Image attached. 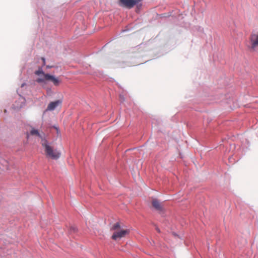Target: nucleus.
I'll return each instance as SVG.
<instances>
[{
  "instance_id": "14",
  "label": "nucleus",
  "mask_w": 258,
  "mask_h": 258,
  "mask_svg": "<svg viewBox=\"0 0 258 258\" xmlns=\"http://www.w3.org/2000/svg\"><path fill=\"white\" fill-rule=\"evenodd\" d=\"M157 230L158 231V232H160L159 230L158 229H157Z\"/></svg>"
},
{
  "instance_id": "9",
  "label": "nucleus",
  "mask_w": 258,
  "mask_h": 258,
  "mask_svg": "<svg viewBox=\"0 0 258 258\" xmlns=\"http://www.w3.org/2000/svg\"><path fill=\"white\" fill-rule=\"evenodd\" d=\"M35 74L37 76L41 75L43 76V77H40V78L45 79V75H47V74H45L41 68H39L38 70L35 72Z\"/></svg>"
},
{
  "instance_id": "10",
  "label": "nucleus",
  "mask_w": 258,
  "mask_h": 258,
  "mask_svg": "<svg viewBox=\"0 0 258 258\" xmlns=\"http://www.w3.org/2000/svg\"><path fill=\"white\" fill-rule=\"evenodd\" d=\"M30 134L32 135H36V136H37L39 137L40 136L38 130H35L34 128H33L31 130V131L30 132Z\"/></svg>"
},
{
  "instance_id": "8",
  "label": "nucleus",
  "mask_w": 258,
  "mask_h": 258,
  "mask_svg": "<svg viewBox=\"0 0 258 258\" xmlns=\"http://www.w3.org/2000/svg\"><path fill=\"white\" fill-rule=\"evenodd\" d=\"M20 103V105H17V108H22L25 105L26 103V100L21 95H19L18 96V97H17V101Z\"/></svg>"
},
{
  "instance_id": "7",
  "label": "nucleus",
  "mask_w": 258,
  "mask_h": 258,
  "mask_svg": "<svg viewBox=\"0 0 258 258\" xmlns=\"http://www.w3.org/2000/svg\"><path fill=\"white\" fill-rule=\"evenodd\" d=\"M61 101L58 100L53 102H51L48 105L46 111L48 110H54L58 105L61 104Z\"/></svg>"
},
{
  "instance_id": "5",
  "label": "nucleus",
  "mask_w": 258,
  "mask_h": 258,
  "mask_svg": "<svg viewBox=\"0 0 258 258\" xmlns=\"http://www.w3.org/2000/svg\"><path fill=\"white\" fill-rule=\"evenodd\" d=\"M249 40L251 43V49L253 50L258 49V34H251L249 37Z\"/></svg>"
},
{
  "instance_id": "2",
  "label": "nucleus",
  "mask_w": 258,
  "mask_h": 258,
  "mask_svg": "<svg viewBox=\"0 0 258 258\" xmlns=\"http://www.w3.org/2000/svg\"><path fill=\"white\" fill-rule=\"evenodd\" d=\"M110 230L113 231L111 238L114 240L125 237L130 232L128 229H121L119 222L114 223L110 228Z\"/></svg>"
},
{
  "instance_id": "4",
  "label": "nucleus",
  "mask_w": 258,
  "mask_h": 258,
  "mask_svg": "<svg viewBox=\"0 0 258 258\" xmlns=\"http://www.w3.org/2000/svg\"><path fill=\"white\" fill-rule=\"evenodd\" d=\"M140 1V0H119V5L122 7L131 9L138 5Z\"/></svg>"
},
{
  "instance_id": "3",
  "label": "nucleus",
  "mask_w": 258,
  "mask_h": 258,
  "mask_svg": "<svg viewBox=\"0 0 258 258\" xmlns=\"http://www.w3.org/2000/svg\"><path fill=\"white\" fill-rule=\"evenodd\" d=\"M45 80H49L51 81L53 84L55 86H58L59 83H60V81L57 78H55L54 76L50 75L49 74H47L45 75V79L42 78H38L36 80V82L39 83H43Z\"/></svg>"
},
{
  "instance_id": "1",
  "label": "nucleus",
  "mask_w": 258,
  "mask_h": 258,
  "mask_svg": "<svg viewBox=\"0 0 258 258\" xmlns=\"http://www.w3.org/2000/svg\"><path fill=\"white\" fill-rule=\"evenodd\" d=\"M41 144L44 149L45 154L47 158L57 160L60 157V151L54 149L46 140H42Z\"/></svg>"
},
{
  "instance_id": "13",
  "label": "nucleus",
  "mask_w": 258,
  "mask_h": 258,
  "mask_svg": "<svg viewBox=\"0 0 258 258\" xmlns=\"http://www.w3.org/2000/svg\"><path fill=\"white\" fill-rule=\"evenodd\" d=\"M52 67V66H46L47 68H51Z\"/></svg>"
},
{
  "instance_id": "12",
  "label": "nucleus",
  "mask_w": 258,
  "mask_h": 258,
  "mask_svg": "<svg viewBox=\"0 0 258 258\" xmlns=\"http://www.w3.org/2000/svg\"><path fill=\"white\" fill-rule=\"evenodd\" d=\"M41 59L43 61V65L44 66L45 64V59L44 57H42Z\"/></svg>"
},
{
  "instance_id": "6",
  "label": "nucleus",
  "mask_w": 258,
  "mask_h": 258,
  "mask_svg": "<svg viewBox=\"0 0 258 258\" xmlns=\"http://www.w3.org/2000/svg\"><path fill=\"white\" fill-rule=\"evenodd\" d=\"M152 206L158 212H162L164 210L163 205L157 199H153L152 201Z\"/></svg>"
},
{
  "instance_id": "11",
  "label": "nucleus",
  "mask_w": 258,
  "mask_h": 258,
  "mask_svg": "<svg viewBox=\"0 0 258 258\" xmlns=\"http://www.w3.org/2000/svg\"><path fill=\"white\" fill-rule=\"evenodd\" d=\"M71 231H72L74 232H76V231H77V229H76V227H72V228H71Z\"/></svg>"
}]
</instances>
